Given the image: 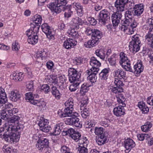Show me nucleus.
Wrapping results in <instances>:
<instances>
[{
    "label": "nucleus",
    "instance_id": "1",
    "mask_svg": "<svg viewBox=\"0 0 153 153\" xmlns=\"http://www.w3.org/2000/svg\"><path fill=\"white\" fill-rule=\"evenodd\" d=\"M69 81L71 83H74L71 85L69 88L71 91H75L77 89V87L79 85L80 80V74L75 68H70L68 71Z\"/></svg>",
    "mask_w": 153,
    "mask_h": 153
},
{
    "label": "nucleus",
    "instance_id": "2",
    "mask_svg": "<svg viewBox=\"0 0 153 153\" xmlns=\"http://www.w3.org/2000/svg\"><path fill=\"white\" fill-rule=\"evenodd\" d=\"M120 58L121 59V61H120V64L122 67L125 69L126 71L134 72L135 74L137 75V76L143 71V70H141L140 68L137 67L135 68L134 66L133 71L131 68L130 61L126 56V54L124 53H120Z\"/></svg>",
    "mask_w": 153,
    "mask_h": 153
},
{
    "label": "nucleus",
    "instance_id": "3",
    "mask_svg": "<svg viewBox=\"0 0 153 153\" xmlns=\"http://www.w3.org/2000/svg\"><path fill=\"white\" fill-rule=\"evenodd\" d=\"M92 35L91 40H90L84 44V46L87 48H91L97 45L99 42V39L101 38L102 33L97 29H94Z\"/></svg>",
    "mask_w": 153,
    "mask_h": 153
},
{
    "label": "nucleus",
    "instance_id": "4",
    "mask_svg": "<svg viewBox=\"0 0 153 153\" xmlns=\"http://www.w3.org/2000/svg\"><path fill=\"white\" fill-rule=\"evenodd\" d=\"M66 4V0H56L49 4L48 7L52 11L59 13L63 10Z\"/></svg>",
    "mask_w": 153,
    "mask_h": 153
},
{
    "label": "nucleus",
    "instance_id": "5",
    "mask_svg": "<svg viewBox=\"0 0 153 153\" xmlns=\"http://www.w3.org/2000/svg\"><path fill=\"white\" fill-rule=\"evenodd\" d=\"M72 99H69L65 103L66 108L63 111L59 110L58 114L60 117H64L70 115L73 110L74 102Z\"/></svg>",
    "mask_w": 153,
    "mask_h": 153
},
{
    "label": "nucleus",
    "instance_id": "6",
    "mask_svg": "<svg viewBox=\"0 0 153 153\" xmlns=\"http://www.w3.org/2000/svg\"><path fill=\"white\" fill-rule=\"evenodd\" d=\"M20 135L18 133L13 131H5L3 134H0V137L4 139L6 141L11 143L17 141V139L20 137Z\"/></svg>",
    "mask_w": 153,
    "mask_h": 153
},
{
    "label": "nucleus",
    "instance_id": "7",
    "mask_svg": "<svg viewBox=\"0 0 153 153\" xmlns=\"http://www.w3.org/2000/svg\"><path fill=\"white\" fill-rule=\"evenodd\" d=\"M140 37V36L138 35H134L132 37V41L129 42V49L134 53H135L140 49L141 42Z\"/></svg>",
    "mask_w": 153,
    "mask_h": 153
},
{
    "label": "nucleus",
    "instance_id": "8",
    "mask_svg": "<svg viewBox=\"0 0 153 153\" xmlns=\"http://www.w3.org/2000/svg\"><path fill=\"white\" fill-rule=\"evenodd\" d=\"M68 117L69 118H67L65 121L66 124L70 125H74L77 127L81 128L82 127V122L79 121V119L77 116L74 115L73 113H71V114L70 115L60 117Z\"/></svg>",
    "mask_w": 153,
    "mask_h": 153
},
{
    "label": "nucleus",
    "instance_id": "9",
    "mask_svg": "<svg viewBox=\"0 0 153 153\" xmlns=\"http://www.w3.org/2000/svg\"><path fill=\"white\" fill-rule=\"evenodd\" d=\"M95 133L98 135L96 142L99 145L104 144L107 141L106 137L103 133V128L102 127H96L95 128Z\"/></svg>",
    "mask_w": 153,
    "mask_h": 153
},
{
    "label": "nucleus",
    "instance_id": "10",
    "mask_svg": "<svg viewBox=\"0 0 153 153\" xmlns=\"http://www.w3.org/2000/svg\"><path fill=\"white\" fill-rule=\"evenodd\" d=\"M98 20L101 25H105L110 20V13L105 9L101 10L98 15Z\"/></svg>",
    "mask_w": 153,
    "mask_h": 153
},
{
    "label": "nucleus",
    "instance_id": "11",
    "mask_svg": "<svg viewBox=\"0 0 153 153\" xmlns=\"http://www.w3.org/2000/svg\"><path fill=\"white\" fill-rule=\"evenodd\" d=\"M49 143L48 140L45 138L43 140H39L36 144V147L38 150L42 152L48 148Z\"/></svg>",
    "mask_w": 153,
    "mask_h": 153
},
{
    "label": "nucleus",
    "instance_id": "12",
    "mask_svg": "<svg viewBox=\"0 0 153 153\" xmlns=\"http://www.w3.org/2000/svg\"><path fill=\"white\" fill-rule=\"evenodd\" d=\"M90 64L92 67L90 70V71L91 72H96L99 71V68L101 66V64L95 57L93 56L91 58Z\"/></svg>",
    "mask_w": 153,
    "mask_h": 153
},
{
    "label": "nucleus",
    "instance_id": "13",
    "mask_svg": "<svg viewBox=\"0 0 153 153\" xmlns=\"http://www.w3.org/2000/svg\"><path fill=\"white\" fill-rule=\"evenodd\" d=\"M50 78L49 79L50 82H51L52 83L56 84H58V85H59V87L63 85L64 82L66 80L65 77L64 76H60L58 77L54 75H51L50 76Z\"/></svg>",
    "mask_w": 153,
    "mask_h": 153
},
{
    "label": "nucleus",
    "instance_id": "14",
    "mask_svg": "<svg viewBox=\"0 0 153 153\" xmlns=\"http://www.w3.org/2000/svg\"><path fill=\"white\" fill-rule=\"evenodd\" d=\"M41 29L48 39H54V36L52 32V30L51 29L50 27L47 24H43L41 25Z\"/></svg>",
    "mask_w": 153,
    "mask_h": 153
},
{
    "label": "nucleus",
    "instance_id": "15",
    "mask_svg": "<svg viewBox=\"0 0 153 153\" xmlns=\"http://www.w3.org/2000/svg\"><path fill=\"white\" fill-rule=\"evenodd\" d=\"M118 11L114 13L111 15V19L113 26H117L122 17L121 13Z\"/></svg>",
    "mask_w": 153,
    "mask_h": 153
},
{
    "label": "nucleus",
    "instance_id": "16",
    "mask_svg": "<svg viewBox=\"0 0 153 153\" xmlns=\"http://www.w3.org/2000/svg\"><path fill=\"white\" fill-rule=\"evenodd\" d=\"M129 3L128 2V0H116L115 6L118 11L122 12L124 10L125 5H127Z\"/></svg>",
    "mask_w": 153,
    "mask_h": 153
},
{
    "label": "nucleus",
    "instance_id": "17",
    "mask_svg": "<svg viewBox=\"0 0 153 153\" xmlns=\"http://www.w3.org/2000/svg\"><path fill=\"white\" fill-rule=\"evenodd\" d=\"M71 9L76 11L78 15L80 16L83 14V6L79 3H73L71 5Z\"/></svg>",
    "mask_w": 153,
    "mask_h": 153
},
{
    "label": "nucleus",
    "instance_id": "18",
    "mask_svg": "<svg viewBox=\"0 0 153 153\" xmlns=\"http://www.w3.org/2000/svg\"><path fill=\"white\" fill-rule=\"evenodd\" d=\"M131 21V19H127L125 20H122L121 22L122 25L120 27V30L128 34V32H129L131 30L129 25Z\"/></svg>",
    "mask_w": 153,
    "mask_h": 153
},
{
    "label": "nucleus",
    "instance_id": "19",
    "mask_svg": "<svg viewBox=\"0 0 153 153\" xmlns=\"http://www.w3.org/2000/svg\"><path fill=\"white\" fill-rule=\"evenodd\" d=\"M149 31L146 36V41L151 47L153 48V27L148 29Z\"/></svg>",
    "mask_w": 153,
    "mask_h": 153
},
{
    "label": "nucleus",
    "instance_id": "20",
    "mask_svg": "<svg viewBox=\"0 0 153 153\" xmlns=\"http://www.w3.org/2000/svg\"><path fill=\"white\" fill-rule=\"evenodd\" d=\"M39 97V95L37 94H34L31 92L27 93L25 94V100L27 102H30L31 104H33V102H34L35 100Z\"/></svg>",
    "mask_w": 153,
    "mask_h": 153
},
{
    "label": "nucleus",
    "instance_id": "21",
    "mask_svg": "<svg viewBox=\"0 0 153 153\" xmlns=\"http://www.w3.org/2000/svg\"><path fill=\"white\" fill-rule=\"evenodd\" d=\"M124 146L126 150L130 151L132 148L134 147L135 144L133 140L130 138H128L124 141Z\"/></svg>",
    "mask_w": 153,
    "mask_h": 153
},
{
    "label": "nucleus",
    "instance_id": "22",
    "mask_svg": "<svg viewBox=\"0 0 153 153\" xmlns=\"http://www.w3.org/2000/svg\"><path fill=\"white\" fill-rule=\"evenodd\" d=\"M77 43L76 41L75 42L74 39L69 38L64 42L63 46L67 49H69L76 45Z\"/></svg>",
    "mask_w": 153,
    "mask_h": 153
},
{
    "label": "nucleus",
    "instance_id": "23",
    "mask_svg": "<svg viewBox=\"0 0 153 153\" xmlns=\"http://www.w3.org/2000/svg\"><path fill=\"white\" fill-rule=\"evenodd\" d=\"M51 94L57 100H60L61 98L62 94L57 89L56 87L52 86L51 87Z\"/></svg>",
    "mask_w": 153,
    "mask_h": 153
},
{
    "label": "nucleus",
    "instance_id": "24",
    "mask_svg": "<svg viewBox=\"0 0 153 153\" xmlns=\"http://www.w3.org/2000/svg\"><path fill=\"white\" fill-rule=\"evenodd\" d=\"M126 73L122 70L118 69L114 72V75L115 78L121 79L126 77Z\"/></svg>",
    "mask_w": 153,
    "mask_h": 153
},
{
    "label": "nucleus",
    "instance_id": "25",
    "mask_svg": "<svg viewBox=\"0 0 153 153\" xmlns=\"http://www.w3.org/2000/svg\"><path fill=\"white\" fill-rule=\"evenodd\" d=\"M124 106H118L114 108L113 112L115 115L117 117H120L125 114Z\"/></svg>",
    "mask_w": 153,
    "mask_h": 153
},
{
    "label": "nucleus",
    "instance_id": "26",
    "mask_svg": "<svg viewBox=\"0 0 153 153\" xmlns=\"http://www.w3.org/2000/svg\"><path fill=\"white\" fill-rule=\"evenodd\" d=\"M21 94L17 91H12L10 93V98L13 101L16 102L20 99Z\"/></svg>",
    "mask_w": 153,
    "mask_h": 153
},
{
    "label": "nucleus",
    "instance_id": "27",
    "mask_svg": "<svg viewBox=\"0 0 153 153\" xmlns=\"http://www.w3.org/2000/svg\"><path fill=\"white\" fill-rule=\"evenodd\" d=\"M83 23V22L82 19L78 17L73 19L71 22V24L76 29H78L79 26L82 25Z\"/></svg>",
    "mask_w": 153,
    "mask_h": 153
},
{
    "label": "nucleus",
    "instance_id": "28",
    "mask_svg": "<svg viewBox=\"0 0 153 153\" xmlns=\"http://www.w3.org/2000/svg\"><path fill=\"white\" fill-rule=\"evenodd\" d=\"M34 101V102L33 101V104L39 106L41 110H44L46 109V103L43 101H40L36 99Z\"/></svg>",
    "mask_w": 153,
    "mask_h": 153
},
{
    "label": "nucleus",
    "instance_id": "29",
    "mask_svg": "<svg viewBox=\"0 0 153 153\" xmlns=\"http://www.w3.org/2000/svg\"><path fill=\"white\" fill-rule=\"evenodd\" d=\"M138 106L143 113H147L149 111L148 107L146 105L144 102L143 101L138 102Z\"/></svg>",
    "mask_w": 153,
    "mask_h": 153
},
{
    "label": "nucleus",
    "instance_id": "30",
    "mask_svg": "<svg viewBox=\"0 0 153 153\" xmlns=\"http://www.w3.org/2000/svg\"><path fill=\"white\" fill-rule=\"evenodd\" d=\"M23 74V73H16L15 72L13 73L12 74L13 79L15 80L16 81H21L24 78Z\"/></svg>",
    "mask_w": 153,
    "mask_h": 153
},
{
    "label": "nucleus",
    "instance_id": "31",
    "mask_svg": "<svg viewBox=\"0 0 153 153\" xmlns=\"http://www.w3.org/2000/svg\"><path fill=\"white\" fill-rule=\"evenodd\" d=\"M153 27V17L149 18L146 21V23L144 25L143 28L145 30H148V29Z\"/></svg>",
    "mask_w": 153,
    "mask_h": 153
},
{
    "label": "nucleus",
    "instance_id": "32",
    "mask_svg": "<svg viewBox=\"0 0 153 153\" xmlns=\"http://www.w3.org/2000/svg\"><path fill=\"white\" fill-rule=\"evenodd\" d=\"M109 68H105L103 69L99 74L100 77L102 79H105L108 76V73Z\"/></svg>",
    "mask_w": 153,
    "mask_h": 153
},
{
    "label": "nucleus",
    "instance_id": "33",
    "mask_svg": "<svg viewBox=\"0 0 153 153\" xmlns=\"http://www.w3.org/2000/svg\"><path fill=\"white\" fill-rule=\"evenodd\" d=\"M117 101L119 104L120 105V106H125L126 104L124 102L126 99L125 98L123 95L122 94L119 95L116 97Z\"/></svg>",
    "mask_w": 153,
    "mask_h": 153
},
{
    "label": "nucleus",
    "instance_id": "34",
    "mask_svg": "<svg viewBox=\"0 0 153 153\" xmlns=\"http://www.w3.org/2000/svg\"><path fill=\"white\" fill-rule=\"evenodd\" d=\"M106 52L102 49H97L95 51L96 55L101 59L104 60Z\"/></svg>",
    "mask_w": 153,
    "mask_h": 153
},
{
    "label": "nucleus",
    "instance_id": "35",
    "mask_svg": "<svg viewBox=\"0 0 153 153\" xmlns=\"http://www.w3.org/2000/svg\"><path fill=\"white\" fill-rule=\"evenodd\" d=\"M98 71L91 72V71H89L88 74L89 75L88 76L90 81L91 83H94L96 81L97 77L96 75Z\"/></svg>",
    "mask_w": 153,
    "mask_h": 153
},
{
    "label": "nucleus",
    "instance_id": "36",
    "mask_svg": "<svg viewBox=\"0 0 153 153\" xmlns=\"http://www.w3.org/2000/svg\"><path fill=\"white\" fill-rule=\"evenodd\" d=\"M29 43L34 45L37 43L38 41V36L36 34L33 35V36L29 37L27 39Z\"/></svg>",
    "mask_w": 153,
    "mask_h": 153
},
{
    "label": "nucleus",
    "instance_id": "37",
    "mask_svg": "<svg viewBox=\"0 0 153 153\" xmlns=\"http://www.w3.org/2000/svg\"><path fill=\"white\" fill-rule=\"evenodd\" d=\"M76 30H76L74 27L73 29L69 30L68 31L67 33L69 34L70 37L75 38H77L79 36V34Z\"/></svg>",
    "mask_w": 153,
    "mask_h": 153
},
{
    "label": "nucleus",
    "instance_id": "38",
    "mask_svg": "<svg viewBox=\"0 0 153 153\" xmlns=\"http://www.w3.org/2000/svg\"><path fill=\"white\" fill-rule=\"evenodd\" d=\"M152 124L150 122H147L145 124L141 127L142 130L143 132H146L149 131L150 129L152 127Z\"/></svg>",
    "mask_w": 153,
    "mask_h": 153
},
{
    "label": "nucleus",
    "instance_id": "39",
    "mask_svg": "<svg viewBox=\"0 0 153 153\" xmlns=\"http://www.w3.org/2000/svg\"><path fill=\"white\" fill-rule=\"evenodd\" d=\"M81 143L83 144L82 146L79 145L77 148V152L78 153H88V149L84 145L85 143L84 141L83 143Z\"/></svg>",
    "mask_w": 153,
    "mask_h": 153
},
{
    "label": "nucleus",
    "instance_id": "40",
    "mask_svg": "<svg viewBox=\"0 0 153 153\" xmlns=\"http://www.w3.org/2000/svg\"><path fill=\"white\" fill-rule=\"evenodd\" d=\"M130 26L131 28L130 31L128 32V34H132L134 32V29L138 25L139 23L137 20H134L132 23L131 22Z\"/></svg>",
    "mask_w": 153,
    "mask_h": 153
},
{
    "label": "nucleus",
    "instance_id": "41",
    "mask_svg": "<svg viewBox=\"0 0 153 153\" xmlns=\"http://www.w3.org/2000/svg\"><path fill=\"white\" fill-rule=\"evenodd\" d=\"M34 19L33 24L40 26L42 21V17L39 15H37L35 16Z\"/></svg>",
    "mask_w": 153,
    "mask_h": 153
},
{
    "label": "nucleus",
    "instance_id": "42",
    "mask_svg": "<svg viewBox=\"0 0 153 153\" xmlns=\"http://www.w3.org/2000/svg\"><path fill=\"white\" fill-rule=\"evenodd\" d=\"M62 127L59 125H56L54 127L53 131L52 132V134L55 136L59 134L61 131Z\"/></svg>",
    "mask_w": 153,
    "mask_h": 153
},
{
    "label": "nucleus",
    "instance_id": "43",
    "mask_svg": "<svg viewBox=\"0 0 153 153\" xmlns=\"http://www.w3.org/2000/svg\"><path fill=\"white\" fill-rule=\"evenodd\" d=\"M81 135L80 133L79 132H75L71 134V137L75 140L76 142H77L79 140H81Z\"/></svg>",
    "mask_w": 153,
    "mask_h": 153
},
{
    "label": "nucleus",
    "instance_id": "44",
    "mask_svg": "<svg viewBox=\"0 0 153 153\" xmlns=\"http://www.w3.org/2000/svg\"><path fill=\"white\" fill-rule=\"evenodd\" d=\"M89 86H87L86 83L82 84L81 86L80 91V94L82 95L84 94L85 93L88 92L89 89Z\"/></svg>",
    "mask_w": 153,
    "mask_h": 153
},
{
    "label": "nucleus",
    "instance_id": "45",
    "mask_svg": "<svg viewBox=\"0 0 153 153\" xmlns=\"http://www.w3.org/2000/svg\"><path fill=\"white\" fill-rule=\"evenodd\" d=\"M143 9L141 7H138L137 8H134L133 11L134 16L136 15L137 16H140L143 12Z\"/></svg>",
    "mask_w": 153,
    "mask_h": 153
},
{
    "label": "nucleus",
    "instance_id": "46",
    "mask_svg": "<svg viewBox=\"0 0 153 153\" xmlns=\"http://www.w3.org/2000/svg\"><path fill=\"white\" fill-rule=\"evenodd\" d=\"M40 120L38 124L41 129V128H43L45 125L48 124V120H47L44 119L43 118L40 119Z\"/></svg>",
    "mask_w": 153,
    "mask_h": 153
},
{
    "label": "nucleus",
    "instance_id": "47",
    "mask_svg": "<svg viewBox=\"0 0 153 153\" xmlns=\"http://www.w3.org/2000/svg\"><path fill=\"white\" fill-rule=\"evenodd\" d=\"M112 93L115 94H118L123 91V89L117 87H112L110 89Z\"/></svg>",
    "mask_w": 153,
    "mask_h": 153
},
{
    "label": "nucleus",
    "instance_id": "48",
    "mask_svg": "<svg viewBox=\"0 0 153 153\" xmlns=\"http://www.w3.org/2000/svg\"><path fill=\"white\" fill-rule=\"evenodd\" d=\"M41 91L45 93H48L51 91L49 86L47 84H43L41 87Z\"/></svg>",
    "mask_w": 153,
    "mask_h": 153
},
{
    "label": "nucleus",
    "instance_id": "49",
    "mask_svg": "<svg viewBox=\"0 0 153 153\" xmlns=\"http://www.w3.org/2000/svg\"><path fill=\"white\" fill-rule=\"evenodd\" d=\"M34 80H31L27 82L26 87L29 91H32L34 89Z\"/></svg>",
    "mask_w": 153,
    "mask_h": 153
},
{
    "label": "nucleus",
    "instance_id": "50",
    "mask_svg": "<svg viewBox=\"0 0 153 153\" xmlns=\"http://www.w3.org/2000/svg\"><path fill=\"white\" fill-rule=\"evenodd\" d=\"M120 79H119L115 78L114 80V83L117 87L123 88L122 87L123 85L124 84L122 81Z\"/></svg>",
    "mask_w": 153,
    "mask_h": 153
},
{
    "label": "nucleus",
    "instance_id": "51",
    "mask_svg": "<svg viewBox=\"0 0 153 153\" xmlns=\"http://www.w3.org/2000/svg\"><path fill=\"white\" fill-rule=\"evenodd\" d=\"M6 112H7L5 111L1 110L0 114H1V117L2 119L6 120L9 117V114H8Z\"/></svg>",
    "mask_w": 153,
    "mask_h": 153
},
{
    "label": "nucleus",
    "instance_id": "52",
    "mask_svg": "<svg viewBox=\"0 0 153 153\" xmlns=\"http://www.w3.org/2000/svg\"><path fill=\"white\" fill-rule=\"evenodd\" d=\"M126 16L129 18V19H131L132 16H134L133 9H130L128 10L127 11L126 13Z\"/></svg>",
    "mask_w": 153,
    "mask_h": 153
},
{
    "label": "nucleus",
    "instance_id": "53",
    "mask_svg": "<svg viewBox=\"0 0 153 153\" xmlns=\"http://www.w3.org/2000/svg\"><path fill=\"white\" fill-rule=\"evenodd\" d=\"M11 128L10 127V125H7L5 126L4 127H2L0 128V134H3L4 133H2V132L4 130L7 131H9L11 130Z\"/></svg>",
    "mask_w": 153,
    "mask_h": 153
},
{
    "label": "nucleus",
    "instance_id": "54",
    "mask_svg": "<svg viewBox=\"0 0 153 153\" xmlns=\"http://www.w3.org/2000/svg\"><path fill=\"white\" fill-rule=\"evenodd\" d=\"M82 109L83 110L82 111H81V116L83 118H86L89 115V111L85 108L84 109L82 108Z\"/></svg>",
    "mask_w": 153,
    "mask_h": 153
},
{
    "label": "nucleus",
    "instance_id": "55",
    "mask_svg": "<svg viewBox=\"0 0 153 153\" xmlns=\"http://www.w3.org/2000/svg\"><path fill=\"white\" fill-rule=\"evenodd\" d=\"M2 150L4 153H12L13 151L10 147L6 146H3Z\"/></svg>",
    "mask_w": 153,
    "mask_h": 153
},
{
    "label": "nucleus",
    "instance_id": "56",
    "mask_svg": "<svg viewBox=\"0 0 153 153\" xmlns=\"http://www.w3.org/2000/svg\"><path fill=\"white\" fill-rule=\"evenodd\" d=\"M32 28L33 32V34H36L37 35V33L39 32V29L40 28V26L39 25H36L34 24H32L31 25Z\"/></svg>",
    "mask_w": 153,
    "mask_h": 153
},
{
    "label": "nucleus",
    "instance_id": "57",
    "mask_svg": "<svg viewBox=\"0 0 153 153\" xmlns=\"http://www.w3.org/2000/svg\"><path fill=\"white\" fill-rule=\"evenodd\" d=\"M18 112V110L16 108H13L11 109L8 110V114L10 116H13Z\"/></svg>",
    "mask_w": 153,
    "mask_h": 153
},
{
    "label": "nucleus",
    "instance_id": "58",
    "mask_svg": "<svg viewBox=\"0 0 153 153\" xmlns=\"http://www.w3.org/2000/svg\"><path fill=\"white\" fill-rule=\"evenodd\" d=\"M19 119L20 118L19 116H16V115H14L13 117L11 118L9 122L13 123H16L17 124Z\"/></svg>",
    "mask_w": 153,
    "mask_h": 153
},
{
    "label": "nucleus",
    "instance_id": "59",
    "mask_svg": "<svg viewBox=\"0 0 153 153\" xmlns=\"http://www.w3.org/2000/svg\"><path fill=\"white\" fill-rule=\"evenodd\" d=\"M88 103V99L86 98V99H83L80 102V106L81 107L80 109L82 110V108L83 107V108H85V107H86V105Z\"/></svg>",
    "mask_w": 153,
    "mask_h": 153
},
{
    "label": "nucleus",
    "instance_id": "60",
    "mask_svg": "<svg viewBox=\"0 0 153 153\" xmlns=\"http://www.w3.org/2000/svg\"><path fill=\"white\" fill-rule=\"evenodd\" d=\"M10 127L11 128L10 131H13L16 132H17V131L20 130L22 129V127L19 126H14L12 124L10 125Z\"/></svg>",
    "mask_w": 153,
    "mask_h": 153
},
{
    "label": "nucleus",
    "instance_id": "61",
    "mask_svg": "<svg viewBox=\"0 0 153 153\" xmlns=\"http://www.w3.org/2000/svg\"><path fill=\"white\" fill-rule=\"evenodd\" d=\"M45 53H46L44 51L43 52L41 51H38L37 53L36 57L37 58H41V59H42L43 57H45Z\"/></svg>",
    "mask_w": 153,
    "mask_h": 153
},
{
    "label": "nucleus",
    "instance_id": "62",
    "mask_svg": "<svg viewBox=\"0 0 153 153\" xmlns=\"http://www.w3.org/2000/svg\"><path fill=\"white\" fill-rule=\"evenodd\" d=\"M7 100L6 96L1 95L0 94V104H4Z\"/></svg>",
    "mask_w": 153,
    "mask_h": 153
},
{
    "label": "nucleus",
    "instance_id": "63",
    "mask_svg": "<svg viewBox=\"0 0 153 153\" xmlns=\"http://www.w3.org/2000/svg\"><path fill=\"white\" fill-rule=\"evenodd\" d=\"M72 10L71 9H70L66 10L65 12L64 13V16L65 17L68 18L71 16L73 12V10Z\"/></svg>",
    "mask_w": 153,
    "mask_h": 153
},
{
    "label": "nucleus",
    "instance_id": "64",
    "mask_svg": "<svg viewBox=\"0 0 153 153\" xmlns=\"http://www.w3.org/2000/svg\"><path fill=\"white\" fill-rule=\"evenodd\" d=\"M60 151L62 153H68L70 151V149L66 146H63L61 148Z\"/></svg>",
    "mask_w": 153,
    "mask_h": 153
}]
</instances>
